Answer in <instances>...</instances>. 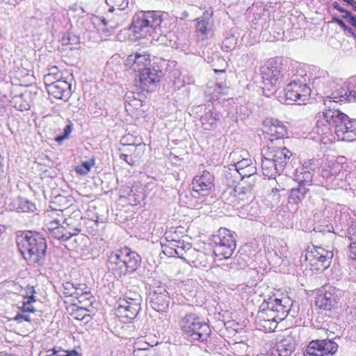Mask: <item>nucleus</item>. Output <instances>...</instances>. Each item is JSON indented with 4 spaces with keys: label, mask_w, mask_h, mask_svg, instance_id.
<instances>
[{
    "label": "nucleus",
    "mask_w": 356,
    "mask_h": 356,
    "mask_svg": "<svg viewBox=\"0 0 356 356\" xmlns=\"http://www.w3.org/2000/svg\"><path fill=\"white\" fill-rule=\"evenodd\" d=\"M255 324L257 330L264 332H273L277 326V323L271 321L269 319L259 318L258 317L255 318Z\"/></svg>",
    "instance_id": "39"
},
{
    "label": "nucleus",
    "mask_w": 356,
    "mask_h": 356,
    "mask_svg": "<svg viewBox=\"0 0 356 356\" xmlns=\"http://www.w3.org/2000/svg\"><path fill=\"white\" fill-rule=\"evenodd\" d=\"M314 173V168L302 165L296 170L294 180L298 183V185L308 188L312 184Z\"/></svg>",
    "instance_id": "27"
},
{
    "label": "nucleus",
    "mask_w": 356,
    "mask_h": 356,
    "mask_svg": "<svg viewBox=\"0 0 356 356\" xmlns=\"http://www.w3.org/2000/svg\"><path fill=\"white\" fill-rule=\"evenodd\" d=\"M161 71L154 68H149L138 74V80H136V86L143 92H152L155 90L160 81Z\"/></svg>",
    "instance_id": "22"
},
{
    "label": "nucleus",
    "mask_w": 356,
    "mask_h": 356,
    "mask_svg": "<svg viewBox=\"0 0 356 356\" xmlns=\"http://www.w3.org/2000/svg\"><path fill=\"white\" fill-rule=\"evenodd\" d=\"M13 94V89H8L3 84L0 83V113L4 111V103L8 100V95Z\"/></svg>",
    "instance_id": "44"
},
{
    "label": "nucleus",
    "mask_w": 356,
    "mask_h": 356,
    "mask_svg": "<svg viewBox=\"0 0 356 356\" xmlns=\"http://www.w3.org/2000/svg\"><path fill=\"white\" fill-rule=\"evenodd\" d=\"M106 264L109 270L121 277L136 272L140 266L141 257L136 252L124 246L111 252Z\"/></svg>",
    "instance_id": "5"
},
{
    "label": "nucleus",
    "mask_w": 356,
    "mask_h": 356,
    "mask_svg": "<svg viewBox=\"0 0 356 356\" xmlns=\"http://www.w3.org/2000/svg\"><path fill=\"white\" fill-rule=\"evenodd\" d=\"M18 88V86L13 87V94L12 95H8V98L10 97L9 101L17 110L21 111L29 110L30 105L24 99L25 95L22 92H19V93L15 92Z\"/></svg>",
    "instance_id": "31"
},
{
    "label": "nucleus",
    "mask_w": 356,
    "mask_h": 356,
    "mask_svg": "<svg viewBox=\"0 0 356 356\" xmlns=\"http://www.w3.org/2000/svg\"><path fill=\"white\" fill-rule=\"evenodd\" d=\"M129 30L136 39L150 38L160 44L178 47L173 39L175 34L168 31L164 13L159 10L138 11L132 17Z\"/></svg>",
    "instance_id": "2"
},
{
    "label": "nucleus",
    "mask_w": 356,
    "mask_h": 356,
    "mask_svg": "<svg viewBox=\"0 0 356 356\" xmlns=\"http://www.w3.org/2000/svg\"><path fill=\"white\" fill-rule=\"evenodd\" d=\"M72 129L73 124L71 122H69L68 124L65 127L63 134L60 136H56L55 140L58 143H60L65 139H67L72 131Z\"/></svg>",
    "instance_id": "53"
},
{
    "label": "nucleus",
    "mask_w": 356,
    "mask_h": 356,
    "mask_svg": "<svg viewBox=\"0 0 356 356\" xmlns=\"http://www.w3.org/2000/svg\"><path fill=\"white\" fill-rule=\"evenodd\" d=\"M120 158L130 165H134V160L132 158H129L126 154H121Z\"/></svg>",
    "instance_id": "60"
},
{
    "label": "nucleus",
    "mask_w": 356,
    "mask_h": 356,
    "mask_svg": "<svg viewBox=\"0 0 356 356\" xmlns=\"http://www.w3.org/2000/svg\"><path fill=\"white\" fill-rule=\"evenodd\" d=\"M320 182L327 189L342 188L347 190L350 175L341 162L337 161L325 165L321 173Z\"/></svg>",
    "instance_id": "9"
},
{
    "label": "nucleus",
    "mask_w": 356,
    "mask_h": 356,
    "mask_svg": "<svg viewBox=\"0 0 356 356\" xmlns=\"http://www.w3.org/2000/svg\"><path fill=\"white\" fill-rule=\"evenodd\" d=\"M130 0H106L110 9L118 10V12H127Z\"/></svg>",
    "instance_id": "42"
},
{
    "label": "nucleus",
    "mask_w": 356,
    "mask_h": 356,
    "mask_svg": "<svg viewBox=\"0 0 356 356\" xmlns=\"http://www.w3.org/2000/svg\"><path fill=\"white\" fill-rule=\"evenodd\" d=\"M9 65V81L11 84V88L13 85L16 86H21L30 76L29 70L24 67L21 60L8 62Z\"/></svg>",
    "instance_id": "24"
},
{
    "label": "nucleus",
    "mask_w": 356,
    "mask_h": 356,
    "mask_svg": "<svg viewBox=\"0 0 356 356\" xmlns=\"http://www.w3.org/2000/svg\"><path fill=\"white\" fill-rule=\"evenodd\" d=\"M64 293L69 296H75L78 298L83 295H88L90 290L85 284L76 283L74 286L73 291H65Z\"/></svg>",
    "instance_id": "43"
},
{
    "label": "nucleus",
    "mask_w": 356,
    "mask_h": 356,
    "mask_svg": "<svg viewBox=\"0 0 356 356\" xmlns=\"http://www.w3.org/2000/svg\"><path fill=\"white\" fill-rule=\"evenodd\" d=\"M237 43V39L233 35L226 37L222 42V49L229 52L234 50Z\"/></svg>",
    "instance_id": "48"
},
{
    "label": "nucleus",
    "mask_w": 356,
    "mask_h": 356,
    "mask_svg": "<svg viewBox=\"0 0 356 356\" xmlns=\"http://www.w3.org/2000/svg\"><path fill=\"white\" fill-rule=\"evenodd\" d=\"M195 35L199 41L211 38L214 33L213 13L206 10L202 15L195 19Z\"/></svg>",
    "instance_id": "19"
},
{
    "label": "nucleus",
    "mask_w": 356,
    "mask_h": 356,
    "mask_svg": "<svg viewBox=\"0 0 356 356\" xmlns=\"http://www.w3.org/2000/svg\"><path fill=\"white\" fill-rule=\"evenodd\" d=\"M141 301V296L138 292L129 291L123 298L120 299L117 311L128 321H131L140 312Z\"/></svg>",
    "instance_id": "15"
},
{
    "label": "nucleus",
    "mask_w": 356,
    "mask_h": 356,
    "mask_svg": "<svg viewBox=\"0 0 356 356\" xmlns=\"http://www.w3.org/2000/svg\"><path fill=\"white\" fill-rule=\"evenodd\" d=\"M54 224H58V222H51V227H49L51 235L53 238L62 241H67L70 240L73 236L77 234L79 229H74V232H71L68 229L64 226L53 227Z\"/></svg>",
    "instance_id": "29"
},
{
    "label": "nucleus",
    "mask_w": 356,
    "mask_h": 356,
    "mask_svg": "<svg viewBox=\"0 0 356 356\" xmlns=\"http://www.w3.org/2000/svg\"><path fill=\"white\" fill-rule=\"evenodd\" d=\"M63 46H74L79 44V38L72 33H65L61 39Z\"/></svg>",
    "instance_id": "46"
},
{
    "label": "nucleus",
    "mask_w": 356,
    "mask_h": 356,
    "mask_svg": "<svg viewBox=\"0 0 356 356\" xmlns=\"http://www.w3.org/2000/svg\"><path fill=\"white\" fill-rule=\"evenodd\" d=\"M346 236L350 242L349 257L352 259L356 260V220L350 222L347 229Z\"/></svg>",
    "instance_id": "32"
},
{
    "label": "nucleus",
    "mask_w": 356,
    "mask_h": 356,
    "mask_svg": "<svg viewBox=\"0 0 356 356\" xmlns=\"http://www.w3.org/2000/svg\"><path fill=\"white\" fill-rule=\"evenodd\" d=\"M95 165V160L86 161L76 167V172L81 175H86L90 171L91 168Z\"/></svg>",
    "instance_id": "49"
},
{
    "label": "nucleus",
    "mask_w": 356,
    "mask_h": 356,
    "mask_svg": "<svg viewBox=\"0 0 356 356\" xmlns=\"http://www.w3.org/2000/svg\"><path fill=\"white\" fill-rule=\"evenodd\" d=\"M213 187L214 177L209 171L203 170L201 175H197L193 179L191 195L203 202L206 197L211 194Z\"/></svg>",
    "instance_id": "14"
},
{
    "label": "nucleus",
    "mask_w": 356,
    "mask_h": 356,
    "mask_svg": "<svg viewBox=\"0 0 356 356\" xmlns=\"http://www.w3.org/2000/svg\"><path fill=\"white\" fill-rule=\"evenodd\" d=\"M178 325L190 341L206 342L211 334L209 324L195 313L181 314L179 316Z\"/></svg>",
    "instance_id": "6"
},
{
    "label": "nucleus",
    "mask_w": 356,
    "mask_h": 356,
    "mask_svg": "<svg viewBox=\"0 0 356 356\" xmlns=\"http://www.w3.org/2000/svg\"><path fill=\"white\" fill-rule=\"evenodd\" d=\"M213 251L220 260L231 258L236 248L235 232L221 227L212 236Z\"/></svg>",
    "instance_id": "11"
},
{
    "label": "nucleus",
    "mask_w": 356,
    "mask_h": 356,
    "mask_svg": "<svg viewBox=\"0 0 356 356\" xmlns=\"http://www.w3.org/2000/svg\"><path fill=\"white\" fill-rule=\"evenodd\" d=\"M254 197L253 190L251 184L246 185L245 182H241L234 187H227L221 195L222 200L228 205L238 207L244 205Z\"/></svg>",
    "instance_id": "12"
},
{
    "label": "nucleus",
    "mask_w": 356,
    "mask_h": 356,
    "mask_svg": "<svg viewBox=\"0 0 356 356\" xmlns=\"http://www.w3.org/2000/svg\"><path fill=\"white\" fill-rule=\"evenodd\" d=\"M143 353H145V349H143V350L139 349L138 350L134 351L133 356H139L140 355L143 356Z\"/></svg>",
    "instance_id": "63"
},
{
    "label": "nucleus",
    "mask_w": 356,
    "mask_h": 356,
    "mask_svg": "<svg viewBox=\"0 0 356 356\" xmlns=\"http://www.w3.org/2000/svg\"><path fill=\"white\" fill-rule=\"evenodd\" d=\"M264 131L274 138L270 139L261 149V172L268 179H275L284 171L292 156L289 149L277 144L287 135V128L282 122L270 118L264 121Z\"/></svg>",
    "instance_id": "1"
},
{
    "label": "nucleus",
    "mask_w": 356,
    "mask_h": 356,
    "mask_svg": "<svg viewBox=\"0 0 356 356\" xmlns=\"http://www.w3.org/2000/svg\"><path fill=\"white\" fill-rule=\"evenodd\" d=\"M220 120V114L216 109L205 111L200 119L202 127L207 131L215 130Z\"/></svg>",
    "instance_id": "28"
},
{
    "label": "nucleus",
    "mask_w": 356,
    "mask_h": 356,
    "mask_svg": "<svg viewBox=\"0 0 356 356\" xmlns=\"http://www.w3.org/2000/svg\"><path fill=\"white\" fill-rule=\"evenodd\" d=\"M257 168L255 165H250L236 174L241 177V182H245L246 185L251 184V189L254 190L255 184Z\"/></svg>",
    "instance_id": "33"
},
{
    "label": "nucleus",
    "mask_w": 356,
    "mask_h": 356,
    "mask_svg": "<svg viewBox=\"0 0 356 356\" xmlns=\"http://www.w3.org/2000/svg\"><path fill=\"white\" fill-rule=\"evenodd\" d=\"M14 320L18 321L19 323H22V321H27V322L31 321L30 316L28 314H17L15 316Z\"/></svg>",
    "instance_id": "57"
},
{
    "label": "nucleus",
    "mask_w": 356,
    "mask_h": 356,
    "mask_svg": "<svg viewBox=\"0 0 356 356\" xmlns=\"http://www.w3.org/2000/svg\"><path fill=\"white\" fill-rule=\"evenodd\" d=\"M264 302L282 321L287 316L293 305L291 299L287 296L282 298H270L268 301Z\"/></svg>",
    "instance_id": "25"
},
{
    "label": "nucleus",
    "mask_w": 356,
    "mask_h": 356,
    "mask_svg": "<svg viewBox=\"0 0 356 356\" xmlns=\"http://www.w3.org/2000/svg\"><path fill=\"white\" fill-rule=\"evenodd\" d=\"M128 18V12H118L108 8L103 15L96 17L97 22H101L107 31L117 29L124 24Z\"/></svg>",
    "instance_id": "20"
},
{
    "label": "nucleus",
    "mask_w": 356,
    "mask_h": 356,
    "mask_svg": "<svg viewBox=\"0 0 356 356\" xmlns=\"http://www.w3.org/2000/svg\"><path fill=\"white\" fill-rule=\"evenodd\" d=\"M0 83L10 89L11 84L9 81V65L6 60L0 56Z\"/></svg>",
    "instance_id": "38"
},
{
    "label": "nucleus",
    "mask_w": 356,
    "mask_h": 356,
    "mask_svg": "<svg viewBox=\"0 0 356 356\" xmlns=\"http://www.w3.org/2000/svg\"><path fill=\"white\" fill-rule=\"evenodd\" d=\"M305 72L299 67L297 73L288 81L284 88L286 101L298 102V104H305L310 95L311 89L306 82Z\"/></svg>",
    "instance_id": "10"
},
{
    "label": "nucleus",
    "mask_w": 356,
    "mask_h": 356,
    "mask_svg": "<svg viewBox=\"0 0 356 356\" xmlns=\"http://www.w3.org/2000/svg\"><path fill=\"white\" fill-rule=\"evenodd\" d=\"M228 88L222 83H216L213 86H209L206 90V94L211 97V99L216 101L221 95H225Z\"/></svg>",
    "instance_id": "36"
},
{
    "label": "nucleus",
    "mask_w": 356,
    "mask_h": 356,
    "mask_svg": "<svg viewBox=\"0 0 356 356\" xmlns=\"http://www.w3.org/2000/svg\"><path fill=\"white\" fill-rule=\"evenodd\" d=\"M350 89L340 86L325 97L324 105L332 107V104L345 102H356V75L348 81Z\"/></svg>",
    "instance_id": "13"
},
{
    "label": "nucleus",
    "mask_w": 356,
    "mask_h": 356,
    "mask_svg": "<svg viewBox=\"0 0 356 356\" xmlns=\"http://www.w3.org/2000/svg\"><path fill=\"white\" fill-rule=\"evenodd\" d=\"M152 68L150 67L149 55L145 52L143 54L136 53V60L135 63L134 72H138V74L142 72Z\"/></svg>",
    "instance_id": "35"
},
{
    "label": "nucleus",
    "mask_w": 356,
    "mask_h": 356,
    "mask_svg": "<svg viewBox=\"0 0 356 356\" xmlns=\"http://www.w3.org/2000/svg\"><path fill=\"white\" fill-rule=\"evenodd\" d=\"M266 251L267 252V257L269 259H273V257H275L278 259H280L281 257L279 255L277 251L274 250L273 248H270V247L266 248Z\"/></svg>",
    "instance_id": "58"
},
{
    "label": "nucleus",
    "mask_w": 356,
    "mask_h": 356,
    "mask_svg": "<svg viewBox=\"0 0 356 356\" xmlns=\"http://www.w3.org/2000/svg\"><path fill=\"white\" fill-rule=\"evenodd\" d=\"M163 253L168 257H177L181 259L191 261L196 265L197 260L193 259V257H203L204 254L195 248H193L191 244L185 243L184 240L176 239L173 234L165 233L164 238L161 241Z\"/></svg>",
    "instance_id": "8"
},
{
    "label": "nucleus",
    "mask_w": 356,
    "mask_h": 356,
    "mask_svg": "<svg viewBox=\"0 0 356 356\" xmlns=\"http://www.w3.org/2000/svg\"><path fill=\"white\" fill-rule=\"evenodd\" d=\"M47 353H50L49 354L44 355L40 353V356H79V353L76 350H63L62 353L60 351L56 350L55 348L52 350H49Z\"/></svg>",
    "instance_id": "50"
},
{
    "label": "nucleus",
    "mask_w": 356,
    "mask_h": 356,
    "mask_svg": "<svg viewBox=\"0 0 356 356\" xmlns=\"http://www.w3.org/2000/svg\"><path fill=\"white\" fill-rule=\"evenodd\" d=\"M342 17L346 20V22L356 29V16L353 15L351 12L349 13V15H342Z\"/></svg>",
    "instance_id": "56"
},
{
    "label": "nucleus",
    "mask_w": 356,
    "mask_h": 356,
    "mask_svg": "<svg viewBox=\"0 0 356 356\" xmlns=\"http://www.w3.org/2000/svg\"><path fill=\"white\" fill-rule=\"evenodd\" d=\"M342 291L329 286L324 291L318 293L316 298V305L324 310H331L338 303Z\"/></svg>",
    "instance_id": "21"
},
{
    "label": "nucleus",
    "mask_w": 356,
    "mask_h": 356,
    "mask_svg": "<svg viewBox=\"0 0 356 356\" xmlns=\"http://www.w3.org/2000/svg\"><path fill=\"white\" fill-rule=\"evenodd\" d=\"M333 22L337 23L343 31L344 34L348 37H353L356 39V33L353 28L348 26L342 19L334 17L332 18Z\"/></svg>",
    "instance_id": "47"
},
{
    "label": "nucleus",
    "mask_w": 356,
    "mask_h": 356,
    "mask_svg": "<svg viewBox=\"0 0 356 356\" xmlns=\"http://www.w3.org/2000/svg\"><path fill=\"white\" fill-rule=\"evenodd\" d=\"M238 152L233 151L229 155V157L232 159V161L234 162L232 166L234 168L236 174L250 165H255L252 159L249 158H243L242 159L236 161L238 159Z\"/></svg>",
    "instance_id": "34"
},
{
    "label": "nucleus",
    "mask_w": 356,
    "mask_h": 356,
    "mask_svg": "<svg viewBox=\"0 0 356 356\" xmlns=\"http://www.w3.org/2000/svg\"><path fill=\"white\" fill-rule=\"evenodd\" d=\"M296 345L295 337L291 335H286L277 342L276 350L273 353L275 356H292Z\"/></svg>",
    "instance_id": "26"
},
{
    "label": "nucleus",
    "mask_w": 356,
    "mask_h": 356,
    "mask_svg": "<svg viewBox=\"0 0 356 356\" xmlns=\"http://www.w3.org/2000/svg\"><path fill=\"white\" fill-rule=\"evenodd\" d=\"M71 87V83L67 78L59 79L49 83L47 90L54 98L67 101L72 95Z\"/></svg>",
    "instance_id": "23"
},
{
    "label": "nucleus",
    "mask_w": 356,
    "mask_h": 356,
    "mask_svg": "<svg viewBox=\"0 0 356 356\" xmlns=\"http://www.w3.org/2000/svg\"><path fill=\"white\" fill-rule=\"evenodd\" d=\"M74 283L66 282L63 284L64 289L65 291H73Z\"/></svg>",
    "instance_id": "62"
},
{
    "label": "nucleus",
    "mask_w": 356,
    "mask_h": 356,
    "mask_svg": "<svg viewBox=\"0 0 356 356\" xmlns=\"http://www.w3.org/2000/svg\"><path fill=\"white\" fill-rule=\"evenodd\" d=\"M35 297L34 296H31L27 298L26 301L24 302L22 306L20 307L22 312L33 313L35 311L32 305V303L35 301Z\"/></svg>",
    "instance_id": "52"
},
{
    "label": "nucleus",
    "mask_w": 356,
    "mask_h": 356,
    "mask_svg": "<svg viewBox=\"0 0 356 356\" xmlns=\"http://www.w3.org/2000/svg\"><path fill=\"white\" fill-rule=\"evenodd\" d=\"M298 63L291 64L288 70L283 72V65L280 58H270L266 65L261 68V74L265 88L270 90L268 86H282L288 82L290 78L297 73Z\"/></svg>",
    "instance_id": "7"
},
{
    "label": "nucleus",
    "mask_w": 356,
    "mask_h": 356,
    "mask_svg": "<svg viewBox=\"0 0 356 356\" xmlns=\"http://www.w3.org/2000/svg\"><path fill=\"white\" fill-rule=\"evenodd\" d=\"M257 317L259 318H263V319H269L271 321H274L275 323H277L282 321V319H280V317L278 315H276L275 314V312H273L272 309L268 308V307L266 306V304L265 302H263L260 307V310L258 312Z\"/></svg>",
    "instance_id": "37"
},
{
    "label": "nucleus",
    "mask_w": 356,
    "mask_h": 356,
    "mask_svg": "<svg viewBox=\"0 0 356 356\" xmlns=\"http://www.w3.org/2000/svg\"><path fill=\"white\" fill-rule=\"evenodd\" d=\"M344 312L346 315L356 317V294H349L346 298Z\"/></svg>",
    "instance_id": "40"
},
{
    "label": "nucleus",
    "mask_w": 356,
    "mask_h": 356,
    "mask_svg": "<svg viewBox=\"0 0 356 356\" xmlns=\"http://www.w3.org/2000/svg\"><path fill=\"white\" fill-rule=\"evenodd\" d=\"M338 347V344L332 340H313L305 350L303 356H332Z\"/></svg>",
    "instance_id": "18"
},
{
    "label": "nucleus",
    "mask_w": 356,
    "mask_h": 356,
    "mask_svg": "<svg viewBox=\"0 0 356 356\" xmlns=\"http://www.w3.org/2000/svg\"><path fill=\"white\" fill-rule=\"evenodd\" d=\"M332 104L323 112V119L316 122V132L328 136L334 130L337 139L341 141L356 140V119L350 118L346 114Z\"/></svg>",
    "instance_id": "3"
},
{
    "label": "nucleus",
    "mask_w": 356,
    "mask_h": 356,
    "mask_svg": "<svg viewBox=\"0 0 356 356\" xmlns=\"http://www.w3.org/2000/svg\"><path fill=\"white\" fill-rule=\"evenodd\" d=\"M284 191V188H277V187H274V188H272L271 193H272L274 196H275V197H275V200H279V199H280V195L279 193H280V191Z\"/></svg>",
    "instance_id": "61"
},
{
    "label": "nucleus",
    "mask_w": 356,
    "mask_h": 356,
    "mask_svg": "<svg viewBox=\"0 0 356 356\" xmlns=\"http://www.w3.org/2000/svg\"><path fill=\"white\" fill-rule=\"evenodd\" d=\"M143 356H159V354H157L156 352L152 351L151 353H149L148 354L143 353Z\"/></svg>",
    "instance_id": "64"
},
{
    "label": "nucleus",
    "mask_w": 356,
    "mask_h": 356,
    "mask_svg": "<svg viewBox=\"0 0 356 356\" xmlns=\"http://www.w3.org/2000/svg\"><path fill=\"white\" fill-rule=\"evenodd\" d=\"M136 60V54L134 55H129L125 60L124 65L126 67L132 69L134 71Z\"/></svg>",
    "instance_id": "55"
},
{
    "label": "nucleus",
    "mask_w": 356,
    "mask_h": 356,
    "mask_svg": "<svg viewBox=\"0 0 356 356\" xmlns=\"http://www.w3.org/2000/svg\"><path fill=\"white\" fill-rule=\"evenodd\" d=\"M19 252L29 266H42L45 260L47 242L40 233L32 231L17 235Z\"/></svg>",
    "instance_id": "4"
},
{
    "label": "nucleus",
    "mask_w": 356,
    "mask_h": 356,
    "mask_svg": "<svg viewBox=\"0 0 356 356\" xmlns=\"http://www.w3.org/2000/svg\"><path fill=\"white\" fill-rule=\"evenodd\" d=\"M59 79H63L61 75L58 73V69L56 66H53L49 69L48 74L44 75V81L46 86H48L49 83H54L56 80Z\"/></svg>",
    "instance_id": "45"
},
{
    "label": "nucleus",
    "mask_w": 356,
    "mask_h": 356,
    "mask_svg": "<svg viewBox=\"0 0 356 356\" xmlns=\"http://www.w3.org/2000/svg\"><path fill=\"white\" fill-rule=\"evenodd\" d=\"M232 349L234 351V354L238 356H241L245 353L248 349V346L244 341H238L234 343L232 346Z\"/></svg>",
    "instance_id": "51"
},
{
    "label": "nucleus",
    "mask_w": 356,
    "mask_h": 356,
    "mask_svg": "<svg viewBox=\"0 0 356 356\" xmlns=\"http://www.w3.org/2000/svg\"><path fill=\"white\" fill-rule=\"evenodd\" d=\"M333 256L332 251L314 245L309 247L305 253L306 260L317 270L327 269L331 264Z\"/></svg>",
    "instance_id": "16"
},
{
    "label": "nucleus",
    "mask_w": 356,
    "mask_h": 356,
    "mask_svg": "<svg viewBox=\"0 0 356 356\" xmlns=\"http://www.w3.org/2000/svg\"><path fill=\"white\" fill-rule=\"evenodd\" d=\"M309 196V188L303 186L298 185V187L291 189L288 201L289 204H298L302 202L306 197Z\"/></svg>",
    "instance_id": "30"
},
{
    "label": "nucleus",
    "mask_w": 356,
    "mask_h": 356,
    "mask_svg": "<svg viewBox=\"0 0 356 356\" xmlns=\"http://www.w3.org/2000/svg\"><path fill=\"white\" fill-rule=\"evenodd\" d=\"M148 300L151 307L161 313L166 312L170 302V292L165 284H160L149 293Z\"/></svg>",
    "instance_id": "17"
},
{
    "label": "nucleus",
    "mask_w": 356,
    "mask_h": 356,
    "mask_svg": "<svg viewBox=\"0 0 356 356\" xmlns=\"http://www.w3.org/2000/svg\"><path fill=\"white\" fill-rule=\"evenodd\" d=\"M332 8L339 11L341 13L343 14V15H349L350 11L344 9L343 8L341 7L340 5L337 2H333L332 3Z\"/></svg>",
    "instance_id": "59"
},
{
    "label": "nucleus",
    "mask_w": 356,
    "mask_h": 356,
    "mask_svg": "<svg viewBox=\"0 0 356 356\" xmlns=\"http://www.w3.org/2000/svg\"><path fill=\"white\" fill-rule=\"evenodd\" d=\"M324 74H326L327 76H323L322 77L316 76L313 79V84L318 90L322 89L323 90H324V88L322 85H323L325 83H327L329 82V76H328L327 73L325 72V73H324Z\"/></svg>",
    "instance_id": "54"
},
{
    "label": "nucleus",
    "mask_w": 356,
    "mask_h": 356,
    "mask_svg": "<svg viewBox=\"0 0 356 356\" xmlns=\"http://www.w3.org/2000/svg\"><path fill=\"white\" fill-rule=\"evenodd\" d=\"M17 210L18 212H33L35 209V205L26 198L19 197L17 200Z\"/></svg>",
    "instance_id": "41"
}]
</instances>
